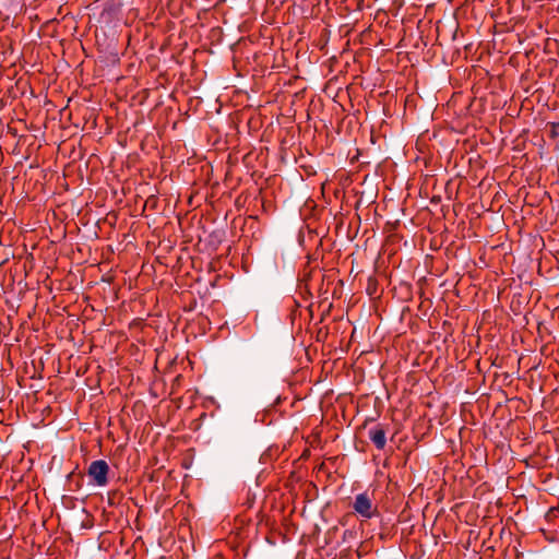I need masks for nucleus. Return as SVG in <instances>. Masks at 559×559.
<instances>
[{
	"mask_svg": "<svg viewBox=\"0 0 559 559\" xmlns=\"http://www.w3.org/2000/svg\"><path fill=\"white\" fill-rule=\"evenodd\" d=\"M109 471V465L105 460L93 461L87 468L90 483L96 487L107 486Z\"/></svg>",
	"mask_w": 559,
	"mask_h": 559,
	"instance_id": "obj_1",
	"label": "nucleus"
},
{
	"mask_svg": "<svg viewBox=\"0 0 559 559\" xmlns=\"http://www.w3.org/2000/svg\"><path fill=\"white\" fill-rule=\"evenodd\" d=\"M353 510L362 520H371L378 515V508L367 492L358 493L352 504Z\"/></svg>",
	"mask_w": 559,
	"mask_h": 559,
	"instance_id": "obj_2",
	"label": "nucleus"
},
{
	"mask_svg": "<svg viewBox=\"0 0 559 559\" xmlns=\"http://www.w3.org/2000/svg\"><path fill=\"white\" fill-rule=\"evenodd\" d=\"M369 439L378 450L384 449L386 444L385 430L382 425H377L369 430Z\"/></svg>",
	"mask_w": 559,
	"mask_h": 559,
	"instance_id": "obj_3",
	"label": "nucleus"
},
{
	"mask_svg": "<svg viewBox=\"0 0 559 559\" xmlns=\"http://www.w3.org/2000/svg\"><path fill=\"white\" fill-rule=\"evenodd\" d=\"M83 474L75 473L74 471L68 474L67 480L69 485V489L72 491H78L81 489L83 485Z\"/></svg>",
	"mask_w": 559,
	"mask_h": 559,
	"instance_id": "obj_4",
	"label": "nucleus"
},
{
	"mask_svg": "<svg viewBox=\"0 0 559 559\" xmlns=\"http://www.w3.org/2000/svg\"><path fill=\"white\" fill-rule=\"evenodd\" d=\"M366 292L367 294L372 297L377 294L378 292V281L376 277H372L370 276L368 278V284H367V287H366Z\"/></svg>",
	"mask_w": 559,
	"mask_h": 559,
	"instance_id": "obj_5",
	"label": "nucleus"
},
{
	"mask_svg": "<svg viewBox=\"0 0 559 559\" xmlns=\"http://www.w3.org/2000/svg\"><path fill=\"white\" fill-rule=\"evenodd\" d=\"M549 136L552 140L559 138V121L558 122H549Z\"/></svg>",
	"mask_w": 559,
	"mask_h": 559,
	"instance_id": "obj_6",
	"label": "nucleus"
},
{
	"mask_svg": "<svg viewBox=\"0 0 559 559\" xmlns=\"http://www.w3.org/2000/svg\"><path fill=\"white\" fill-rule=\"evenodd\" d=\"M559 518V508H552L546 513V521L554 522Z\"/></svg>",
	"mask_w": 559,
	"mask_h": 559,
	"instance_id": "obj_7",
	"label": "nucleus"
},
{
	"mask_svg": "<svg viewBox=\"0 0 559 559\" xmlns=\"http://www.w3.org/2000/svg\"><path fill=\"white\" fill-rule=\"evenodd\" d=\"M499 527H500L499 534H500V538H501L502 535L504 534L507 527L506 526H499Z\"/></svg>",
	"mask_w": 559,
	"mask_h": 559,
	"instance_id": "obj_8",
	"label": "nucleus"
},
{
	"mask_svg": "<svg viewBox=\"0 0 559 559\" xmlns=\"http://www.w3.org/2000/svg\"><path fill=\"white\" fill-rule=\"evenodd\" d=\"M485 527H486V528H488V531H489V536H491V535L493 534V530H492V528H493L495 526H485Z\"/></svg>",
	"mask_w": 559,
	"mask_h": 559,
	"instance_id": "obj_9",
	"label": "nucleus"
},
{
	"mask_svg": "<svg viewBox=\"0 0 559 559\" xmlns=\"http://www.w3.org/2000/svg\"><path fill=\"white\" fill-rule=\"evenodd\" d=\"M540 532L544 534V536H545L546 538H548V536H547V531H546L545 528H543V527H542V528H540Z\"/></svg>",
	"mask_w": 559,
	"mask_h": 559,
	"instance_id": "obj_10",
	"label": "nucleus"
},
{
	"mask_svg": "<svg viewBox=\"0 0 559 559\" xmlns=\"http://www.w3.org/2000/svg\"><path fill=\"white\" fill-rule=\"evenodd\" d=\"M317 528H318V525H314V530H313L312 534H314V532L317 531Z\"/></svg>",
	"mask_w": 559,
	"mask_h": 559,
	"instance_id": "obj_11",
	"label": "nucleus"
}]
</instances>
